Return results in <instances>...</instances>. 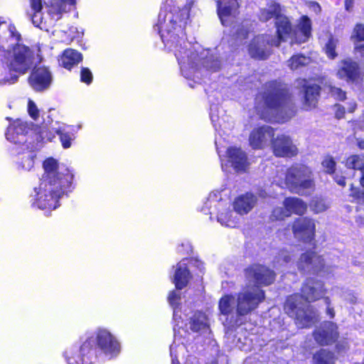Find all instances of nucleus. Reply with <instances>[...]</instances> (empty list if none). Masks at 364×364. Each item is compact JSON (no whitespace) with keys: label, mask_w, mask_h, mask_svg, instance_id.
I'll return each mask as SVG.
<instances>
[{"label":"nucleus","mask_w":364,"mask_h":364,"mask_svg":"<svg viewBox=\"0 0 364 364\" xmlns=\"http://www.w3.org/2000/svg\"><path fill=\"white\" fill-rule=\"evenodd\" d=\"M281 12L279 4L273 0H269L267 7L260 11L261 21H267L274 17L276 18L277 38L272 40L271 45L278 46L282 41H286L289 39H291V43H301L306 41L311 36V26L309 18L306 16H302L296 29L293 31L289 18Z\"/></svg>","instance_id":"obj_1"},{"label":"nucleus","mask_w":364,"mask_h":364,"mask_svg":"<svg viewBox=\"0 0 364 364\" xmlns=\"http://www.w3.org/2000/svg\"><path fill=\"white\" fill-rule=\"evenodd\" d=\"M100 350L99 354H95V350L89 352L90 363L105 362L117 358L122 351V344L119 338L106 328H98L93 336L88 337L82 344L80 351L85 353L93 345Z\"/></svg>","instance_id":"obj_2"},{"label":"nucleus","mask_w":364,"mask_h":364,"mask_svg":"<svg viewBox=\"0 0 364 364\" xmlns=\"http://www.w3.org/2000/svg\"><path fill=\"white\" fill-rule=\"evenodd\" d=\"M302 294L305 297L299 294L290 296L284 305L285 312L291 317L294 318L296 323L301 328L308 327L314 323L315 316H310L306 301H312L318 299L322 294V285L317 282H309L302 288Z\"/></svg>","instance_id":"obj_3"},{"label":"nucleus","mask_w":364,"mask_h":364,"mask_svg":"<svg viewBox=\"0 0 364 364\" xmlns=\"http://www.w3.org/2000/svg\"><path fill=\"white\" fill-rule=\"evenodd\" d=\"M73 176L68 171L59 185L46 182L39 183L31 195V204L41 210L49 213L59 205L58 199L66 193L72 185Z\"/></svg>","instance_id":"obj_4"},{"label":"nucleus","mask_w":364,"mask_h":364,"mask_svg":"<svg viewBox=\"0 0 364 364\" xmlns=\"http://www.w3.org/2000/svg\"><path fill=\"white\" fill-rule=\"evenodd\" d=\"M264 103L267 112L279 122H284L292 118L296 112L291 95L282 85L273 84L271 90L266 93Z\"/></svg>","instance_id":"obj_5"},{"label":"nucleus","mask_w":364,"mask_h":364,"mask_svg":"<svg viewBox=\"0 0 364 364\" xmlns=\"http://www.w3.org/2000/svg\"><path fill=\"white\" fill-rule=\"evenodd\" d=\"M274 183L282 188H289L298 194H306L314 187L311 171L302 164H296L289 168L287 172L279 173L274 178Z\"/></svg>","instance_id":"obj_6"},{"label":"nucleus","mask_w":364,"mask_h":364,"mask_svg":"<svg viewBox=\"0 0 364 364\" xmlns=\"http://www.w3.org/2000/svg\"><path fill=\"white\" fill-rule=\"evenodd\" d=\"M178 18V16H176ZM186 22L180 21L176 23L174 15L171 12L166 13L161 11L159 15V23L161 38L166 47L171 48L176 43H180V35H183V27Z\"/></svg>","instance_id":"obj_7"},{"label":"nucleus","mask_w":364,"mask_h":364,"mask_svg":"<svg viewBox=\"0 0 364 364\" xmlns=\"http://www.w3.org/2000/svg\"><path fill=\"white\" fill-rule=\"evenodd\" d=\"M32 52L21 44H16L11 50L6 51L4 61L14 73L23 74L32 63Z\"/></svg>","instance_id":"obj_8"},{"label":"nucleus","mask_w":364,"mask_h":364,"mask_svg":"<svg viewBox=\"0 0 364 364\" xmlns=\"http://www.w3.org/2000/svg\"><path fill=\"white\" fill-rule=\"evenodd\" d=\"M183 43V47H182L181 43H176L175 46H176V47L173 46L171 48L169 47L167 48L174 52L175 56L180 65L181 73L185 77L199 78V72L198 71V65L196 62L198 55L188 50L187 47L188 43L185 42Z\"/></svg>","instance_id":"obj_9"},{"label":"nucleus","mask_w":364,"mask_h":364,"mask_svg":"<svg viewBox=\"0 0 364 364\" xmlns=\"http://www.w3.org/2000/svg\"><path fill=\"white\" fill-rule=\"evenodd\" d=\"M264 298V292L258 287L247 286L237 294L236 316L240 317L248 314Z\"/></svg>","instance_id":"obj_10"},{"label":"nucleus","mask_w":364,"mask_h":364,"mask_svg":"<svg viewBox=\"0 0 364 364\" xmlns=\"http://www.w3.org/2000/svg\"><path fill=\"white\" fill-rule=\"evenodd\" d=\"M28 126L26 122L16 119L10 123L6 132V138L11 143L16 146V149H36L37 145L29 141L28 134Z\"/></svg>","instance_id":"obj_11"},{"label":"nucleus","mask_w":364,"mask_h":364,"mask_svg":"<svg viewBox=\"0 0 364 364\" xmlns=\"http://www.w3.org/2000/svg\"><path fill=\"white\" fill-rule=\"evenodd\" d=\"M284 208H275L272 213V218L274 220H283L289 217L291 214L303 215L305 213L307 205L298 198L289 197L285 198L283 202Z\"/></svg>","instance_id":"obj_12"},{"label":"nucleus","mask_w":364,"mask_h":364,"mask_svg":"<svg viewBox=\"0 0 364 364\" xmlns=\"http://www.w3.org/2000/svg\"><path fill=\"white\" fill-rule=\"evenodd\" d=\"M296 89L304 92L303 109L310 110L316 107L320 87L316 85H308L304 79H299L294 82Z\"/></svg>","instance_id":"obj_13"},{"label":"nucleus","mask_w":364,"mask_h":364,"mask_svg":"<svg viewBox=\"0 0 364 364\" xmlns=\"http://www.w3.org/2000/svg\"><path fill=\"white\" fill-rule=\"evenodd\" d=\"M43 168L45 173L41 179V182L46 181V183L59 185L60 179L65 177L68 171L73 176L69 169L59 167L57 161L53 158H48L44 161Z\"/></svg>","instance_id":"obj_14"},{"label":"nucleus","mask_w":364,"mask_h":364,"mask_svg":"<svg viewBox=\"0 0 364 364\" xmlns=\"http://www.w3.org/2000/svg\"><path fill=\"white\" fill-rule=\"evenodd\" d=\"M236 299L231 294H225L219 300V311L220 315L225 317L227 325L233 326L238 323L239 316H236Z\"/></svg>","instance_id":"obj_15"},{"label":"nucleus","mask_w":364,"mask_h":364,"mask_svg":"<svg viewBox=\"0 0 364 364\" xmlns=\"http://www.w3.org/2000/svg\"><path fill=\"white\" fill-rule=\"evenodd\" d=\"M274 130L269 126L252 129L249 136V144L253 149H263L272 141Z\"/></svg>","instance_id":"obj_16"},{"label":"nucleus","mask_w":364,"mask_h":364,"mask_svg":"<svg viewBox=\"0 0 364 364\" xmlns=\"http://www.w3.org/2000/svg\"><path fill=\"white\" fill-rule=\"evenodd\" d=\"M292 232L298 240L311 242L314 237L315 223L306 218H299L294 222Z\"/></svg>","instance_id":"obj_17"},{"label":"nucleus","mask_w":364,"mask_h":364,"mask_svg":"<svg viewBox=\"0 0 364 364\" xmlns=\"http://www.w3.org/2000/svg\"><path fill=\"white\" fill-rule=\"evenodd\" d=\"M31 86L36 91L48 89L52 82V75L45 66L36 67L29 77Z\"/></svg>","instance_id":"obj_18"},{"label":"nucleus","mask_w":364,"mask_h":364,"mask_svg":"<svg viewBox=\"0 0 364 364\" xmlns=\"http://www.w3.org/2000/svg\"><path fill=\"white\" fill-rule=\"evenodd\" d=\"M250 282L260 285H269L274 280V274L264 266L254 265L246 271Z\"/></svg>","instance_id":"obj_19"},{"label":"nucleus","mask_w":364,"mask_h":364,"mask_svg":"<svg viewBox=\"0 0 364 364\" xmlns=\"http://www.w3.org/2000/svg\"><path fill=\"white\" fill-rule=\"evenodd\" d=\"M237 0H220L218 3V14L223 26L230 25L238 14Z\"/></svg>","instance_id":"obj_20"},{"label":"nucleus","mask_w":364,"mask_h":364,"mask_svg":"<svg viewBox=\"0 0 364 364\" xmlns=\"http://www.w3.org/2000/svg\"><path fill=\"white\" fill-rule=\"evenodd\" d=\"M272 149L277 156H293L297 154V148L291 139L284 134L278 135L272 141Z\"/></svg>","instance_id":"obj_21"},{"label":"nucleus","mask_w":364,"mask_h":364,"mask_svg":"<svg viewBox=\"0 0 364 364\" xmlns=\"http://www.w3.org/2000/svg\"><path fill=\"white\" fill-rule=\"evenodd\" d=\"M188 263L189 261L184 259L173 267L174 273L172 281L177 289L186 287L192 277L188 266Z\"/></svg>","instance_id":"obj_22"},{"label":"nucleus","mask_w":364,"mask_h":364,"mask_svg":"<svg viewBox=\"0 0 364 364\" xmlns=\"http://www.w3.org/2000/svg\"><path fill=\"white\" fill-rule=\"evenodd\" d=\"M227 158L228 161L237 171H244L249 166L246 154L240 148H229L227 151Z\"/></svg>","instance_id":"obj_23"},{"label":"nucleus","mask_w":364,"mask_h":364,"mask_svg":"<svg viewBox=\"0 0 364 364\" xmlns=\"http://www.w3.org/2000/svg\"><path fill=\"white\" fill-rule=\"evenodd\" d=\"M338 336L337 327L334 323L328 322L314 333L316 341L321 345H328L333 343Z\"/></svg>","instance_id":"obj_24"},{"label":"nucleus","mask_w":364,"mask_h":364,"mask_svg":"<svg viewBox=\"0 0 364 364\" xmlns=\"http://www.w3.org/2000/svg\"><path fill=\"white\" fill-rule=\"evenodd\" d=\"M257 202L256 197L251 193H246L235 198L233 208L237 214L240 215L248 213Z\"/></svg>","instance_id":"obj_25"},{"label":"nucleus","mask_w":364,"mask_h":364,"mask_svg":"<svg viewBox=\"0 0 364 364\" xmlns=\"http://www.w3.org/2000/svg\"><path fill=\"white\" fill-rule=\"evenodd\" d=\"M323 265V259L313 252L303 254L298 262L299 269L304 271H316Z\"/></svg>","instance_id":"obj_26"},{"label":"nucleus","mask_w":364,"mask_h":364,"mask_svg":"<svg viewBox=\"0 0 364 364\" xmlns=\"http://www.w3.org/2000/svg\"><path fill=\"white\" fill-rule=\"evenodd\" d=\"M248 50L252 58L259 60L266 58L269 55L264 36L255 38L249 46Z\"/></svg>","instance_id":"obj_27"},{"label":"nucleus","mask_w":364,"mask_h":364,"mask_svg":"<svg viewBox=\"0 0 364 364\" xmlns=\"http://www.w3.org/2000/svg\"><path fill=\"white\" fill-rule=\"evenodd\" d=\"M75 0H51L50 14L58 20L63 13H67L75 6Z\"/></svg>","instance_id":"obj_28"},{"label":"nucleus","mask_w":364,"mask_h":364,"mask_svg":"<svg viewBox=\"0 0 364 364\" xmlns=\"http://www.w3.org/2000/svg\"><path fill=\"white\" fill-rule=\"evenodd\" d=\"M189 328L194 332H206L209 329L208 316L203 312L198 311L190 318Z\"/></svg>","instance_id":"obj_29"},{"label":"nucleus","mask_w":364,"mask_h":364,"mask_svg":"<svg viewBox=\"0 0 364 364\" xmlns=\"http://www.w3.org/2000/svg\"><path fill=\"white\" fill-rule=\"evenodd\" d=\"M343 73L348 82H358L362 80L363 72L358 64L351 60L343 61Z\"/></svg>","instance_id":"obj_30"},{"label":"nucleus","mask_w":364,"mask_h":364,"mask_svg":"<svg viewBox=\"0 0 364 364\" xmlns=\"http://www.w3.org/2000/svg\"><path fill=\"white\" fill-rule=\"evenodd\" d=\"M350 38L354 44L355 53H359L360 58L364 59V25L357 23L353 28Z\"/></svg>","instance_id":"obj_31"},{"label":"nucleus","mask_w":364,"mask_h":364,"mask_svg":"<svg viewBox=\"0 0 364 364\" xmlns=\"http://www.w3.org/2000/svg\"><path fill=\"white\" fill-rule=\"evenodd\" d=\"M82 59V55L73 49H67L61 55L59 63L66 69H71L74 65H77Z\"/></svg>","instance_id":"obj_32"},{"label":"nucleus","mask_w":364,"mask_h":364,"mask_svg":"<svg viewBox=\"0 0 364 364\" xmlns=\"http://www.w3.org/2000/svg\"><path fill=\"white\" fill-rule=\"evenodd\" d=\"M237 214L230 209H223L218 215V221L224 226L235 228L239 223Z\"/></svg>","instance_id":"obj_33"},{"label":"nucleus","mask_w":364,"mask_h":364,"mask_svg":"<svg viewBox=\"0 0 364 364\" xmlns=\"http://www.w3.org/2000/svg\"><path fill=\"white\" fill-rule=\"evenodd\" d=\"M55 132L60 136L61 144L64 149H68L72 145V141L75 136L73 133V127L63 125L55 129Z\"/></svg>","instance_id":"obj_34"},{"label":"nucleus","mask_w":364,"mask_h":364,"mask_svg":"<svg viewBox=\"0 0 364 364\" xmlns=\"http://www.w3.org/2000/svg\"><path fill=\"white\" fill-rule=\"evenodd\" d=\"M168 300L170 305L173 309V318L176 326L181 328L180 323H182V317L181 310L178 308L181 301V294L176 291H172L168 294Z\"/></svg>","instance_id":"obj_35"},{"label":"nucleus","mask_w":364,"mask_h":364,"mask_svg":"<svg viewBox=\"0 0 364 364\" xmlns=\"http://www.w3.org/2000/svg\"><path fill=\"white\" fill-rule=\"evenodd\" d=\"M200 60L203 61V67L207 70L216 71L220 68V63L215 57L213 55H210L208 50H203V51L200 52Z\"/></svg>","instance_id":"obj_36"},{"label":"nucleus","mask_w":364,"mask_h":364,"mask_svg":"<svg viewBox=\"0 0 364 364\" xmlns=\"http://www.w3.org/2000/svg\"><path fill=\"white\" fill-rule=\"evenodd\" d=\"M23 152V156L21 158V161H18V166L21 168L25 171H31L34 166L35 159V149H21Z\"/></svg>","instance_id":"obj_37"},{"label":"nucleus","mask_w":364,"mask_h":364,"mask_svg":"<svg viewBox=\"0 0 364 364\" xmlns=\"http://www.w3.org/2000/svg\"><path fill=\"white\" fill-rule=\"evenodd\" d=\"M18 78L17 74L0 63V85L14 84L18 80Z\"/></svg>","instance_id":"obj_38"},{"label":"nucleus","mask_w":364,"mask_h":364,"mask_svg":"<svg viewBox=\"0 0 364 364\" xmlns=\"http://www.w3.org/2000/svg\"><path fill=\"white\" fill-rule=\"evenodd\" d=\"M346 166L348 168L358 170L360 172L364 171V156L363 155H353L349 157Z\"/></svg>","instance_id":"obj_39"},{"label":"nucleus","mask_w":364,"mask_h":364,"mask_svg":"<svg viewBox=\"0 0 364 364\" xmlns=\"http://www.w3.org/2000/svg\"><path fill=\"white\" fill-rule=\"evenodd\" d=\"M55 134H56L55 129L50 130L49 129H48L46 127L41 128V129L38 132V137H37L38 142L36 144L38 146V144L39 142H45V141H51L55 137Z\"/></svg>","instance_id":"obj_40"},{"label":"nucleus","mask_w":364,"mask_h":364,"mask_svg":"<svg viewBox=\"0 0 364 364\" xmlns=\"http://www.w3.org/2000/svg\"><path fill=\"white\" fill-rule=\"evenodd\" d=\"M309 59L304 55H294L289 61L288 66L291 70L298 69L299 67L308 64Z\"/></svg>","instance_id":"obj_41"},{"label":"nucleus","mask_w":364,"mask_h":364,"mask_svg":"<svg viewBox=\"0 0 364 364\" xmlns=\"http://www.w3.org/2000/svg\"><path fill=\"white\" fill-rule=\"evenodd\" d=\"M318 364H328L333 358V354L326 349H321L314 356Z\"/></svg>","instance_id":"obj_42"},{"label":"nucleus","mask_w":364,"mask_h":364,"mask_svg":"<svg viewBox=\"0 0 364 364\" xmlns=\"http://www.w3.org/2000/svg\"><path fill=\"white\" fill-rule=\"evenodd\" d=\"M220 204L218 201V197L215 193H211L209 196L207 201L205 203L204 206L202 208L201 211H203L205 214H213L212 211L213 206L216 207L217 205H220Z\"/></svg>","instance_id":"obj_43"},{"label":"nucleus","mask_w":364,"mask_h":364,"mask_svg":"<svg viewBox=\"0 0 364 364\" xmlns=\"http://www.w3.org/2000/svg\"><path fill=\"white\" fill-rule=\"evenodd\" d=\"M310 207L315 213H321L328 208V204L323 199L313 200L310 204Z\"/></svg>","instance_id":"obj_44"},{"label":"nucleus","mask_w":364,"mask_h":364,"mask_svg":"<svg viewBox=\"0 0 364 364\" xmlns=\"http://www.w3.org/2000/svg\"><path fill=\"white\" fill-rule=\"evenodd\" d=\"M27 110L30 117L34 120L39 117V109L36 103L31 100H29L28 102Z\"/></svg>","instance_id":"obj_45"},{"label":"nucleus","mask_w":364,"mask_h":364,"mask_svg":"<svg viewBox=\"0 0 364 364\" xmlns=\"http://www.w3.org/2000/svg\"><path fill=\"white\" fill-rule=\"evenodd\" d=\"M335 48L336 43L334 40L332 38L329 39L328 42L326 45L325 51L327 56L331 59H333L336 55V54L334 52Z\"/></svg>","instance_id":"obj_46"},{"label":"nucleus","mask_w":364,"mask_h":364,"mask_svg":"<svg viewBox=\"0 0 364 364\" xmlns=\"http://www.w3.org/2000/svg\"><path fill=\"white\" fill-rule=\"evenodd\" d=\"M80 80L82 82L86 84H90L92 80V74L91 71L87 68H82L80 73Z\"/></svg>","instance_id":"obj_47"},{"label":"nucleus","mask_w":364,"mask_h":364,"mask_svg":"<svg viewBox=\"0 0 364 364\" xmlns=\"http://www.w3.org/2000/svg\"><path fill=\"white\" fill-rule=\"evenodd\" d=\"M323 167L328 173H333L335 168V162L331 157H326L322 162Z\"/></svg>","instance_id":"obj_48"},{"label":"nucleus","mask_w":364,"mask_h":364,"mask_svg":"<svg viewBox=\"0 0 364 364\" xmlns=\"http://www.w3.org/2000/svg\"><path fill=\"white\" fill-rule=\"evenodd\" d=\"M351 196L358 198L360 202L364 203V191L359 188H351Z\"/></svg>","instance_id":"obj_49"},{"label":"nucleus","mask_w":364,"mask_h":364,"mask_svg":"<svg viewBox=\"0 0 364 364\" xmlns=\"http://www.w3.org/2000/svg\"><path fill=\"white\" fill-rule=\"evenodd\" d=\"M32 22L35 26L41 27V24L42 23L41 11H34L32 16Z\"/></svg>","instance_id":"obj_50"},{"label":"nucleus","mask_w":364,"mask_h":364,"mask_svg":"<svg viewBox=\"0 0 364 364\" xmlns=\"http://www.w3.org/2000/svg\"><path fill=\"white\" fill-rule=\"evenodd\" d=\"M30 3L33 11H41L42 0H30Z\"/></svg>","instance_id":"obj_51"},{"label":"nucleus","mask_w":364,"mask_h":364,"mask_svg":"<svg viewBox=\"0 0 364 364\" xmlns=\"http://www.w3.org/2000/svg\"><path fill=\"white\" fill-rule=\"evenodd\" d=\"M356 105L354 102H349L348 107H343V110H347L348 112H353L355 109Z\"/></svg>","instance_id":"obj_52"},{"label":"nucleus","mask_w":364,"mask_h":364,"mask_svg":"<svg viewBox=\"0 0 364 364\" xmlns=\"http://www.w3.org/2000/svg\"><path fill=\"white\" fill-rule=\"evenodd\" d=\"M282 259L284 262H288L290 260V257L287 252H282L279 256V259Z\"/></svg>","instance_id":"obj_53"},{"label":"nucleus","mask_w":364,"mask_h":364,"mask_svg":"<svg viewBox=\"0 0 364 364\" xmlns=\"http://www.w3.org/2000/svg\"><path fill=\"white\" fill-rule=\"evenodd\" d=\"M353 0H346L345 6L347 11H350L353 6Z\"/></svg>","instance_id":"obj_54"},{"label":"nucleus","mask_w":364,"mask_h":364,"mask_svg":"<svg viewBox=\"0 0 364 364\" xmlns=\"http://www.w3.org/2000/svg\"><path fill=\"white\" fill-rule=\"evenodd\" d=\"M311 7L314 9V10L316 12H318V11H320L321 8H320V6H319L317 3L311 2Z\"/></svg>","instance_id":"obj_55"},{"label":"nucleus","mask_w":364,"mask_h":364,"mask_svg":"<svg viewBox=\"0 0 364 364\" xmlns=\"http://www.w3.org/2000/svg\"><path fill=\"white\" fill-rule=\"evenodd\" d=\"M360 186L364 188V171L360 172Z\"/></svg>","instance_id":"obj_56"},{"label":"nucleus","mask_w":364,"mask_h":364,"mask_svg":"<svg viewBox=\"0 0 364 364\" xmlns=\"http://www.w3.org/2000/svg\"><path fill=\"white\" fill-rule=\"evenodd\" d=\"M327 313L331 316V317H333L334 315L333 309L328 308L327 310Z\"/></svg>","instance_id":"obj_57"},{"label":"nucleus","mask_w":364,"mask_h":364,"mask_svg":"<svg viewBox=\"0 0 364 364\" xmlns=\"http://www.w3.org/2000/svg\"><path fill=\"white\" fill-rule=\"evenodd\" d=\"M358 146L360 149H364V141H359Z\"/></svg>","instance_id":"obj_58"},{"label":"nucleus","mask_w":364,"mask_h":364,"mask_svg":"<svg viewBox=\"0 0 364 364\" xmlns=\"http://www.w3.org/2000/svg\"><path fill=\"white\" fill-rule=\"evenodd\" d=\"M351 303H355L356 301V297L355 296H352L350 299H349Z\"/></svg>","instance_id":"obj_59"},{"label":"nucleus","mask_w":364,"mask_h":364,"mask_svg":"<svg viewBox=\"0 0 364 364\" xmlns=\"http://www.w3.org/2000/svg\"><path fill=\"white\" fill-rule=\"evenodd\" d=\"M174 350H175V346H174V345H172V346H171V355H173V353Z\"/></svg>","instance_id":"obj_60"},{"label":"nucleus","mask_w":364,"mask_h":364,"mask_svg":"<svg viewBox=\"0 0 364 364\" xmlns=\"http://www.w3.org/2000/svg\"><path fill=\"white\" fill-rule=\"evenodd\" d=\"M335 180L338 185L341 184V179L340 178H336Z\"/></svg>","instance_id":"obj_61"},{"label":"nucleus","mask_w":364,"mask_h":364,"mask_svg":"<svg viewBox=\"0 0 364 364\" xmlns=\"http://www.w3.org/2000/svg\"><path fill=\"white\" fill-rule=\"evenodd\" d=\"M178 350H179V351H183V350H184V346H178Z\"/></svg>","instance_id":"obj_62"},{"label":"nucleus","mask_w":364,"mask_h":364,"mask_svg":"<svg viewBox=\"0 0 364 364\" xmlns=\"http://www.w3.org/2000/svg\"><path fill=\"white\" fill-rule=\"evenodd\" d=\"M199 265L201 266L200 267V272H203V263L202 262H199Z\"/></svg>","instance_id":"obj_63"},{"label":"nucleus","mask_w":364,"mask_h":364,"mask_svg":"<svg viewBox=\"0 0 364 364\" xmlns=\"http://www.w3.org/2000/svg\"><path fill=\"white\" fill-rule=\"evenodd\" d=\"M19 37H20V36L18 34H16V35L14 36V38H15L16 40H18Z\"/></svg>","instance_id":"obj_64"}]
</instances>
